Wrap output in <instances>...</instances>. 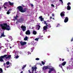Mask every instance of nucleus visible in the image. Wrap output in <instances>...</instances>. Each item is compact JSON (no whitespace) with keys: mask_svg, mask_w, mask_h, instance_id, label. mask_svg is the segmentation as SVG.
<instances>
[{"mask_svg":"<svg viewBox=\"0 0 73 73\" xmlns=\"http://www.w3.org/2000/svg\"><path fill=\"white\" fill-rule=\"evenodd\" d=\"M25 67H22V69L23 70V69H24Z\"/></svg>","mask_w":73,"mask_h":73,"instance_id":"42","label":"nucleus"},{"mask_svg":"<svg viewBox=\"0 0 73 73\" xmlns=\"http://www.w3.org/2000/svg\"><path fill=\"white\" fill-rule=\"evenodd\" d=\"M52 19H53V20H54V18H52Z\"/></svg>","mask_w":73,"mask_h":73,"instance_id":"60","label":"nucleus"},{"mask_svg":"<svg viewBox=\"0 0 73 73\" xmlns=\"http://www.w3.org/2000/svg\"><path fill=\"white\" fill-rule=\"evenodd\" d=\"M19 57V56L17 55L16 56V58H18Z\"/></svg>","mask_w":73,"mask_h":73,"instance_id":"32","label":"nucleus"},{"mask_svg":"<svg viewBox=\"0 0 73 73\" xmlns=\"http://www.w3.org/2000/svg\"><path fill=\"white\" fill-rule=\"evenodd\" d=\"M42 65H44L45 64V62H44L42 61Z\"/></svg>","mask_w":73,"mask_h":73,"instance_id":"28","label":"nucleus"},{"mask_svg":"<svg viewBox=\"0 0 73 73\" xmlns=\"http://www.w3.org/2000/svg\"><path fill=\"white\" fill-rule=\"evenodd\" d=\"M4 8H5V9H7V7H6L5 6H4Z\"/></svg>","mask_w":73,"mask_h":73,"instance_id":"43","label":"nucleus"},{"mask_svg":"<svg viewBox=\"0 0 73 73\" xmlns=\"http://www.w3.org/2000/svg\"><path fill=\"white\" fill-rule=\"evenodd\" d=\"M11 11V10L10 9H9L8 11L7 12V15H9V14L10 13V12L9 11Z\"/></svg>","mask_w":73,"mask_h":73,"instance_id":"20","label":"nucleus"},{"mask_svg":"<svg viewBox=\"0 0 73 73\" xmlns=\"http://www.w3.org/2000/svg\"><path fill=\"white\" fill-rule=\"evenodd\" d=\"M10 49H11L12 48V47H10Z\"/></svg>","mask_w":73,"mask_h":73,"instance_id":"57","label":"nucleus"},{"mask_svg":"<svg viewBox=\"0 0 73 73\" xmlns=\"http://www.w3.org/2000/svg\"><path fill=\"white\" fill-rule=\"evenodd\" d=\"M50 19H52V17H50Z\"/></svg>","mask_w":73,"mask_h":73,"instance_id":"51","label":"nucleus"},{"mask_svg":"<svg viewBox=\"0 0 73 73\" xmlns=\"http://www.w3.org/2000/svg\"><path fill=\"white\" fill-rule=\"evenodd\" d=\"M1 27L2 29H3L4 30H5L6 29L7 31H9V30H10V29H11V27L8 28L3 26H1Z\"/></svg>","mask_w":73,"mask_h":73,"instance_id":"3","label":"nucleus"},{"mask_svg":"<svg viewBox=\"0 0 73 73\" xmlns=\"http://www.w3.org/2000/svg\"><path fill=\"white\" fill-rule=\"evenodd\" d=\"M68 17H66L64 20V23H67V22L68 21Z\"/></svg>","mask_w":73,"mask_h":73,"instance_id":"12","label":"nucleus"},{"mask_svg":"<svg viewBox=\"0 0 73 73\" xmlns=\"http://www.w3.org/2000/svg\"><path fill=\"white\" fill-rule=\"evenodd\" d=\"M8 55H5L3 56H0V61L1 62H3L4 60L3 59L4 58H5L6 59H8V58H10L11 57V55H8V56H7Z\"/></svg>","mask_w":73,"mask_h":73,"instance_id":"1","label":"nucleus"},{"mask_svg":"<svg viewBox=\"0 0 73 73\" xmlns=\"http://www.w3.org/2000/svg\"><path fill=\"white\" fill-rule=\"evenodd\" d=\"M28 54H31V53H30V52H28Z\"/></svg>","mask_w":73,"mask_h":73,"instance_id":"48","label":"nucleus"},{"mask_svg":"<svg viewBox=\"0 0 73 73\" xmlns=\"http://www.w3.org/2000/svg\"><path fill=\"white\" fill-rule=\"evenodd\" d=\"M24 19L23 18H21L19 19H18V23H22L23 21H24Z\"/></svg>","mask_w":73,"mask_h":73,"instance_id":"8","label":"nucleus"},{"mask_svg":"<svg viewBox=\"0 0 73 73\" xmlns=\"http://www.w3.org/2000/svg\"><path fill=\"white\" fill-rule=\"evenodd\" d=\"M37 69V68L36 67H35V72H36V69Z\"/></svg>","mask_w":73,"mask_h":73,"instance_id":"30","label":"nucleus"},{"mask_svg":"<svg viewBox=\"0 0 73 73\" xmlns=\"http://www.w3.org/2000/svg\"><path fill=\"white\" fill-rule=\"evenodd\" d=\"M1 7H0V11H1Z\"/></svg>","mask_w":73,"mask_h":73,"instance_id":"50","label":"nucleus"},{"mask_svg":"<svg viewBox=\"0 0 73 73\" xmlns=\"http://www.w3.org/2000/svg\"><path fill=\"white\" fill-rule=\"evenodd\" d=\"M21 28L22 29V30L23 32H25L26 31V27L22 25L21 26Z\"/></svg>","mask_w":73,"mask_h":73,"instance_id":"7","label":"nucleus"},{"mask_svg":"<svg viewBox=\"0 0 73 73\" xmlns=\"http://www.w3.org/2000/svg\"><path fill=\"white\" fill-rule=\"evenodd\" d=\"M8 42H9V40H6Z\"/></svg>","mask_w":73,"mask_h":73,"instance_id":"47","label":"nucleus"},{"mask_svg":"<svg viewBox=\"0 0 73 73\" xmlns=\"http://www.w3.org/2000/svg\"><path fill=\"white\" fill-rule=\"evenodd\" d=\"M69 5H70V3L69 2L67 3V5L68 6H69Z\"/></svg>","mask_w":73,"mask_h":73,"instance_id":"29","label":"nucleus"},{"mask_svg":"<svg viewBox=\"0 0 73 73\" xmlns=\"http://www.w3.org/2000/svg\"><path fill=\"white\" fill-rule=\"evenodd\" d=\"M49 37H50V36H48V38H49Z\"/></svg>","mask_w":73,"mask_h":73,"instance_id":"62","label":"nucleus"},{"mask_svg":"<svg viewBox=\"0 0 73 73\" xmlns=\"http://www.w3.org/2000/svg\"><path fill=\"white\" fill-rule=\"evenodd\" d=\"M31 5L32 7H33V4H31Z\"/></svg>","mask_w":73,"mask_h":73,"instance_id":"38","label":"nucleus"},{"mask_svg":"<svg viewBox=\"0 0 73 73\" xmlns=\"http://www.w3.org/2000/svg\"><path fill=\"white\" fill-rule=\"evenodd\" d=\"M3 65H4V66H5V63H4Z\"/></svg>","mask_w":73,"mask_h":73,"instance_id":"44","label":"nucleus"},{"mask_svg":"<svg viewBox=\"0 0 73 73\" xmlns=\"http://www.w3.org/2000/svg\"><path fill=\"white\" fill-rule=\"evenodd\" d=\"M1 37H5V35H4V32L1 35Z\"/></svg>","mask_w":73,"mask_h":73,"instance_id":"18","label":"nucleus"},{"mask_svg":"<svg viewBox=\"0 0 73 73\" xmlns=\"http://www.w3.org/2000/svg\"><path fill=\"white\" fill-rule=\"evenodd\" d=\"M51 6L53 7H54V5H53V4H51Z\"/></svg>","mask_w":73,"mask_h":73,"instance_id":"35","label":"nucleus"},{"mask_svg":"<svg viewBox=\"0 0 73 73\" xmlns=\"http://www.w3.org/2000/svg\"><path fill=\"white\" fill-rule=\"evenodd\" d=\"M17 9H18L19 11L22 13H24V12H25L27 11V8H25L23 9V7L21 6H18L17 8Z\"/></svg>","mask_w":73,"mask_h":73,"instance_id":"2","label":"nucleus"},{"mask_svg":"<svg viewBox=\"0 0 73 73\" xmlns=\"http://www.w3.org/2000/svg\"><path fill=\"white\" fill-rule=\"evenodd\" d=\"M50 68H48V66H44L42 68L43 70H46L47 69H50Z\"/></svg>","mask_w":73,"mask_h":73,"instance_id":"6","label":"nucleus"},{"mask_svg":"<svg viewBox=\"0 0 73 73\" xmlns=\"http://www.w3.org/2000/svg\"><path fill=\"white\" fill-rule=\"evenodd\" d=\"M0 26L1 27H2L3 26H6V27H7V28H11V27H10L9 25H7V24L6 23H4L3 24H1Z\"/></svg>","mask_w":73,"mask_h":73,"instance_id":"4","label":"nucleus"},{"mask_svg":"<svg viewBox=\"0 0 73 73\" xmlns=\"http://www.w3.org/2000/svg\"><path fill=\"white\" fill-rule=\"evenodd\" d=\"M0 48H1V47L0 46Z\"/></svg>","mask_w":73,"mask_h":73,"instance_id":"63","label":"nucleus"},{"mask_svg":"<svg viewBox=\"0 0 73 73\" xmlns=\"http://www.w3.org/2000/svg\"><path fill=\"white\" fill-rule=\"evenodd\" d=\"M36 60H40V59H39V58H36L35 59Z\"/></svg>","mask_w":73,"mask_h":73,"instance_id":"33","label":"nucleus"},{"mask_svg":"<svg viewBox=\"0 0 73 73\" xmlns=\"http://www.w3.org/2000/svg\"><path fill=\"white\" fill-rule=\"evenodd\" d=\"M62 66V64H60L59 65V67H61V66Z\"/></svg>","mask_w":73,"mask_h":73,"instance_id":"36","label":"nucleus"},{"mask_svg":"<svg viewBox=\"0 0 73 73\" xmlns=\"http://www.w3.org/2000/svg\"><path fill=\"white\" fill-rule=\"evenodd\" d=\"M39 39V38H36L35 39V41H38V40Z\"/></svg>","mask_w":73,"mask_h":73,"instance_id":"27","label":"nucleus"},{"mask_svg":"<svg viewBox=\"0 0 73 73\" xmlns=\"http://www.w3.org/2000/svg\"><path fill=\"white\" fill-rule=\"evenodd\" d=\"M21 73H23V71H21Z\"/></svg>","mask_w":73,"mask_h":73,"instance_id":"52","label":"nucleus"},{"mask_svg":"<svg viewBox=\"0 0 73 73\" xmlns=\"http://www.w3.org/2000/svg\"><path fill=\"white\" fill-rule=\"evenodd\" d=\"M43 31H46L48 29V27L46 25L45 26L43 27Z\"/></svg>","mask_w":73,"mask_h":73,"instance_id":"11","label":"nucleus"},{"mask_svg":"<svg viewBox=\"0 0 73 73\" xmlns=\"http://www.w3.org/2000/svg\"><path fill=\"white\" fill-rule=\"evenodd\" d=\"M61 2H62V3H63V2H62V1H61Z\"/></svg>","mask_w":73,"mask_h":73,"instance_id":"59","label":"nucleus"},{"mask_svg":"<svg viewBox=\"0 0 73 73\" xmlns=\"http://www.w3.org/2000/svg\"><path fill=\"white\" fill-rule=\"evenodd\" d=\"M9 61H7L6 62V64L7 65H9Z\"/></svg>","mask_w":73,"mask_h":73,"instance_id":"25","label":"nucleus"},{"mask_svg":"<svg viewBox=\"0 0 73 73\" xmlns=\"http://www.w3.org/2000/svg\"><path fill=\"white\" fill-rule=\"evenodd\" d=\"M64 60H65V59H62V61H64Z\"/></svg>","mask_w":73,"mask_h":73,"instance_id":"40","label":"nucleus"},{"mask_svg":"<svg viewBox=\"0 0 73 73\" xmlns=\"http://www.w3.org/2000/svg\"><path fill=\"white\" fill-rule=\"evenodd\" d=\"M38 30H39L40 29V28H38Z\"/></svg>","mask_w":73,"mask_h":73,"instance_id":"61","label":"nucleus"},{"mask_svg":"<svg viewBox=\"0 0 73 73\" xmlns=\"http://www.w3.org/2000/svg\"><path fill=\"white\" fill-rule=\"evenodd\" d=\"M17 17H17H18V16H17V15H16V17Z\"/></svg>","mask_w":73,"mask_h":73,"instance_id":"49","label":"nucleus"},{"mask_svg":"<svg viewBox=\"0 0 73 73\" xmlns=\"http://www.w3.org/2000/svg\"><path fill=\"white\" fill-rule=\"evenodd\" d=\"M33 33L34 35H36L37 34V32L35 31H33Z\"/></svg>","mask_w":73,"mask_h":73,"instance_id":"17","label":"nucleus"},{"mask_svg":"<svg viewBox=\"0 0 73 73\" xmlns=\"http://www.w3.org/2000/svg\"><path fill=\"white\" fill-rule=\"evenodd\" d=\"M50 69H49L50 71L51 72H52V71H53L54 70V68H50Z\"/></svg>","mask_w":73,"mask_h":73,"instance_id":"22","label":"nucleus"},{"mask_svg":"<svg viewBox=\"0 0 73 73\" xmlns=\"http://www.w3.org/2000/svg\"><path fill=\"white\" fill-rule=\"evenodd\" d=\"M71 42H72V41H73V37L72 38V39L71 40Z\"/></svg>","mask_w":73,"mask_h":73,"instance_id":"34","label":"nucleus"},{"mask_svg":"<svg viewBox=\"0 0 73 73\" xmlns=\"http://www.w3.org/2000/svg\"><path fill=\"white\" fill-rule=\"evenodd\" d=\"M47 27H49V28H51V25L50 24H48H48L46 25Z\"/></svg>","mask_w":73,"mask_h":73,"instance_id":"23","label":"nucleus"},{"mask_svg":"<svg viewBox=\"0 0 73 73\" xmlns=\"http://www.w3.org/2000/svg\"><path fill=\"white\" fill-rule=\"evenodd\" d=\"M20 43L21 46H23L25 44H27V42H23L21 41L20 42Z\"/></svg>","mask_w":73,"mask_h":73,"instance_id":"9","label":"nucleus"},{"mask_svg":"<svg viewBox=\"0 0 73 73\" xmlns=\"http://www.w3.org/2000/svg\"><path fill=\"white\" fill-rule=\"evenodd\" d=\"M37 27H38V28H40V27H41V26H40V25H37Z\"/></svg>","mask_w":73,"mask_h":73,"instance_id":"31","label":"nucleus"},{"mask_svg":"<svg viewBox=\"0 0 73 73\" xmlns=\"http://www.w3.org/2000/svg\"><path fill=\"white\" fill-rule=\"evenodd\" d=\"M44 24H45L46 25L48 24V23H46V22L44 21Z\"/></svg>","mask_w":73,"mask_h":73,"instance_id":"26","label":"nucleus"},{"mask_svg":"<svg viewBox=\"0 0 73 73\" xmlns=\"http://www.w3.org/2000/svg\"><path fill=\"white\" fill-rule=\"evenodd\" d=\"M27 66V65H24L23 66V67H25V68L26 67V66Z\"/></svg>","mask_w":73,"mask_h":73,"instance_id":"37","label":"nucleus"},{"mask_svg":"<svg viewBox=\"0 0 73 73\" xmlns=\"http://www.w3.org/2000/svg\"><path fill=\"white\" fill-rule=\"evenodd\" d=\"M25 34L27 35H31V32H30V31L29 30H27V31L26 32Z\"/></svg>","mask_w":73,"mask_h":73,"instance_id":"10","label":"nucleus"},{"mask_svg":"<svg viewBox=\"0 0 73 73\" xmlns=\"http://www.w3.org/2000/svg\"><path fill=\"white\" fill-rule=\"evenodd\" d=\"M35 73H37V72H35Z\"/></svg>","mask_w":73,"mask_h":73,"instance_id":"64","label":"nucleus"},{"mask_svg":"<svg viewBox=\"0 0 73 73\" xmlns=\"http://www.w3.org/2000/svg\"><path fill=\"white\" fill-rule=\"evenodd\" d=\"M3 69L2 68H0V73H3Z\"/></svg>","mask_w":73,"mask_h":73,"instance_id":"24","label":"nucleus"},{"mask_svg":"<svg viewBox=\"0 0 73 73\" xmlns=\"http://www.w3.org/2000/svg\"><path fill=\"white\" fill-rule=\"evenodd\" d=\"M8 4V2H6L4 3V5H3V6H5V5H7V4Z\"/></svg>","mask_w":73,"mask_h":73,"instance_id":"19","label":"nucleus"},{"mask_svg":"<svg viewBox=\"0 0 73 73\" xmlns=\"http://www.w3.org/2000/svg\"><path fill=\"white\" fill-rule=\"evenodd\" d=\"M61 68H62V69H63V68H62V66H61V67H60Z\"/></svg>","mask_w":73,"mask_h":73,"instance_id":"53","label":"nucleus"},{"mask_svg":"<svg viewBox=\"0 0 73 73\" xmlns=\"http://www.w3.org/2000/svg\"><path fill=\"white\" fill-rule=\"evenodd\" d=\"M47 21V22H48V23H49V20H48Z\"/></svg>","mask_w":73,"mask_h":73,"instance_id":"46","label":"nucleus"},{"mask_svg":"<svg viewBox=\"0 0 73 73\" xmlns=\"http://www.w3.org/2000/svg\"><path fill=\"white\" fill-rule=\"evenodd\" d=\"M9 4L10 5H11V6H12L13 5V4H14L13 3H11V2L9 1Z\"/></svg>","mask_w":73,"mask_h":73,"instance_id":"15","label":"nucleus"},{"mask_svg":"<svg viewBox=\"0 0 73 73\" xmlns=\"http://www.w3.org/2000/svg\"><path fill=\"white\" fill-rule=\"evenodd\" d=\"M60 1H62V0H60Z\"/></svg>","mask_w":73,"mask_h":73,"instance_id":"55","label":"nucleus"},{"mask_svg":"<svg viewBox=\"0 0 73 73\" xmlns=\"http://www.w3.org/2000/svg\"><path fill=\"white\" fill-rule=\"evenodd\" d=\"M48 72V73H51L52 71L50 70H49Z\"/></svg>","mask_w":73,"mask_h":73,"instance_id":"39","label":"nucleus"},{"mask_svg":"<svg viewBox=\"0 0 73 73\" xmlns=\"http://www.w3.org/2000/svg\"><path fill=\"white\" fill-rule=\"evenodd\" d=\"M58 26H59L57 25L56 26V27H58Z\"/></svg>","mask_w":73,"mask_h":73,"instance_id":"56","label":"nucleus"},{"mask_svg":"<svg viewBox=\"0 0 73 73\" xmlns=\"http://www.w3.org/2000/svg\"><path fill=\"white\" fill-rule=\"evenodd\" d=\"M39 19H41L40 21H43V20H44V19L42 18V16H40L39 17Z\"/></svg>","mask_w":73,"mask_h":73,"instance_id":"13","label":"nucleus"},{"mask_svg":"<svg viewBox=\"0 0 73 73\" xmlns=\"http://www.w3.org/2000/svg\"><path fill=\"white\" fill-rule=\"evenodd\" d=\"M28 37L26 36L24 38V40L25 41H27V40H28Z\"/></svg>","mask_w":73,"mask_h":73,"instance_id":"21","label":"nucleus"},{"mask_svg":"<svg viewBox=\"0 0 73 73\" xmlns=\"http://www.w3.org/2000/svg\"><path fill=\"white\" fill-rule=\"evenodd\" d=\"M52 16H54V13H52Z\"/></svg>","mask_w":73,"mask_h":73,"instance_id":"45","label":"nucleus"},{"mask_svg":"<svg viewBox=\"0 0 73 73\" xmlns=\"http://www.w3.org/2000/svg\"><path fill=\"white\" fill-rule=\"evenodd\" d=\"M15 20H17V17H15Z\"/></svg>","mask_w":73,"mask_h":73,"instance_id":"41","label":"nucleus"},{"mask_svg":"<svg viewBox=\"0 0 73 73\" xmlns=\"http://www.w3.org/2000/svg\"><path fill=\"white\" fill-rule=\"evenodd\" d=\"M65 12L62 11L60 13V16L62 19H64V16H65Z\"/></svg>","mask_w":73,"mask_h":73,"instance_id":"5","label":"nucleus"},{"mask_svg":"<svg viewBox=\"0 0 73 73\" xmlns=\"http://www.w3.org/2000/svg\"><path fill=\"white\" fill-rule=\"evenodd\" d=\"M57 25H58V26H59V25H60V24H58Z\"/></svg>","mask_w":73,"mask_h":73,"instance_id":"54","label":"nucleus"},{"mask_svg":"<svg viewBox=\"0 0 73 73\" xmlns=\"http://www.w3.org/2000/svg\"><path fill=\"white\" fill-rule=\"evenodd\" d=\"M67 10H70V9H71V7L70 6H68L67 7Z\"/></svg>","mask_w":73,"mask_h":73,"instance_id":"14","label":"nucleus"},{"mask_svg":"<svg viewBox=\"0 0 73 73\" xmlns=\"http://www.w3.org/2000/svg\"><path fill=\"white\" fill-rule=\"evenodd\" d=\"M66 61H64L62 63V66H64V65H65V64H66Z\"/></svg>","mask_w":73,"mask_h":73,"instance_id":"16","label":"nucleus"},{"mask_svg":"<svg viewBox=\"0 0 73 73\" xmlns=\"http://www.w3.org/2000/svg\"><path fill=\"white\" fill-rule=\"evenodd\" d=\"M9 68V66H7V68Z\"/></svg>","mask_w":73,"mask_h":73,"instance_id":"58","label":"nucleus"}]
</instances>
